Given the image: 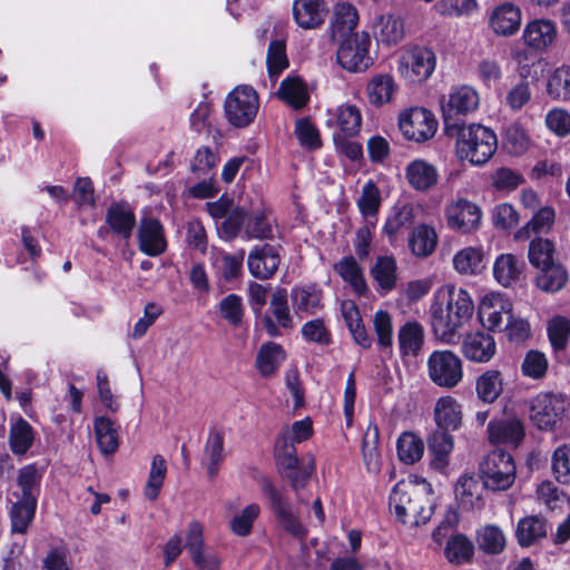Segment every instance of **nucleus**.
Masks as SVG:
<instances>
[{"label":"nucleus","mask_w":570,"mask_h":570,"mask_svg":"<svg viewBox=\"0 0 570 570\" xmlns=\"http://www.w3.org/2000/svg\"><path fill=\"white\" fill-rule=\"evenodd\" d=\"M473 302L469 293L446 285L438 289L430 306V321L435 336L444 343L455 344L459 331L473 314Z\"/></svg>","instance_id":"obj_1"},{"label":"nucleus","mask_w":570,"mask_h":570,"mask_svg":"<svg viewBox=\"0 0 570 570\" xmlns=\"http://www.w3.org/2000/svg\"><path fill=\"white\" fill-rule=\"evenodd\" d=\"M431 492V484L425 480L399 481L390 495V511L403 524L410 527L424 524L432 515Z\"/></svg>","instance_id":"obj_2"},{"label":"nucleus","mask_w":570,"mask_h":570,"mask_svg":"<svg viewBox=\"0 0 570 570\" xmlns=\"http://www.w3.org/2000/svg\"><path fill=\"white\" fill-rule=\"evenodd\" d=\"M220 237L232 240L240 236L244 239H271L274 236V219L266 210L247 212L235 207L228 216L217 225Z\"/></svg>","instance_id":"obj_3"},{"label":"nucleus","mask_w":570,"mask_h":570,"mask_svg":"<svg viewBox=\"0 0 570 570\" xmlns=\"http://www.w3.org/2000/svg\"><path fill=\"white\" fill-rule=\"evenodd\" d=\"M498 138L495 132L480 124L456 127L455 153L460 160L473 166H483L495 154Z\"/></svg>","instance_id":"obj_4"},{"label":"nucleus","mask_w":570,"mask_h":570,"mask_svg":"<svg viewBox=\"0 0 570 570\" xmlns=\"http://www.w3.org/2000/svg\"><path fill=\"white\" fill-rule=\"evenodd\" d=\"M479 473L487 489L504 491L514 483L517 466L510 453L494 450L480 462Z\"/></svg>","instance_id":"obj_5"},{"label":"nucleus","mask_w":570,"mask_h":570,"mask_svg":"<svg viewBox=\"0 0 570 570\" xmlns=\"http://www.w3.org/2000/svg\"><path fill=\"white\" fill-rule=\"evenodd\" d=\"M263 492L269 501L278 527L292 538L303 542L308 534V528L299 513L294 511L292 503L269 481L263 483Z\"/></svg>","instance_id":"obj_6"},{"label":"nucleus","mask_w":570,"mask_h":570,"mask_svg":"<svg viewBox=\"0 0 570 570\" xmlns=\"http://www.w3.org/2000/svg\"><path fill=\"white\" fill-rule=\"evenodd\" d=\"M436 67L435 52L425 46H414L406 49L397 61L400 76L411 83L425 82Z\"/></svg>","instance_id":"obj_7"},{"label":"nucleus","mask_w":570,"mask_h":570,"mask_svg":"<svg viewBox=\"0 0 570 570\" xmlns=\"http://www.w3.org/2000/svg\"><path fill=\"white\" fill-rule=\"evenodd\" d=\"M258 95L250 86H238L225 99V115L230 125L246 127L256 117Z\"/></svg>","instance_id":"obj_8"},{"label":"nucleus","mask_w":570,"mask_h":570,"mask_svg":"<svg viewBox=\"0 0 570 570\" xmlns=\"http://www.w3.org/2000/svg\"><path fill=\"white\" fill-rule=\"evenodd\" d=\"M426 366L430 380L440 387L452 389L463 379L462 361L451 351H434Z\"/></svg>","instance_id":"obj_9"},{"label":"nucleus","mask_w":570,"mask_h":570,"mask_svg":"<svg viewBox=\"0 0 570 570\" xmlns=\"http://www.w3.org/2000/svg\"><path fill=\"white\" fill-rule=\"evenodd\" d=\"M567 399L562 394L539 393L529 401V417L540 430H551L566 411Z\"/></svg>","instance_id":"obj_10"},{"label":"nucleus","mask_w":570,"mask_h":570,"mask_svg":"<svg viewBox=\"0 0 570 570\" xmlns=\"http://www.w3.org/2000/svg\"><path fill=\"white\" fill-rule=\"evenodd\" d=\"M370 46L368 33L364 31L354 33L341 43L337 50L338 63L348 71H365L372 65Z\"/></svg>","instance_id":"obj_11"},{"label":"nucleus","mask_w":570,"mask_h":570,"mask_svg":"<svg viewBox=\"0 0 570 570\" xmlns=\"http://www.w3.org/2000/svg\"><path fill=\"white\" fill-rule=\"evenodd\" d=\"M399 127L406 139L423 142L435 135L438 120L430 110L414 107L400 115Z\"/></svg>","instance_id":"obj_12"},{"label":"nucleus","mask_w":570,"mask_h":570,"mask_svg":"<svg viewBox=\"0 0 570 570\" xmlns=\"http://www.w3.org/2000/svg\"><path fill=\"white\" fill-rule=\"evenodd\" d=\"M480 105L479 92L471 86L462 85L451 89L442 101V114L446 125L459 117L474 112Z\"/></svg>","instance_id":"obj_13"},{"label":"nucleus","mask_w":570,"mask_h":570,"mask_svg":"<svg viewBox=\"0 0 570 570\" xmlns=\"http://www.w3.org/2000/svg\"><path fill=\"white\" fill-rule=\"evenodd\" d=\"M448 225L462 233L476 229L481 223V209L470 200L458 199L445 208Z\"/></svg>","instance_id":"obj_14"},{"label":"nucleus","mask_w":570,"mask_h":570,"mask_svg":"<svg viewBox=\"0 0 570 570\" xmlns=\"http://www.w3.org/2000/svg\"><path fill=\"white\" fill-rule=\"evenodd\" d=\"M557 37L556 22L547 18L530 20L522 33L524 45L535 51H547L556 42Z\"/></svg>","instance_id":"obj_15"},{"label":"nucleus","mask_w":570,"mask_h":570,"mask_svg":"<svg viewBox=\"0 0 570 570\" xmlns=\"http://www.w3.org/2000/svg\"><path fill=\"white\" fill-rule=\"evenodd\" d=\"M521 23V9L512 2H503L495 6L489 14V27L500 37L515 35Z\"/></svg>","instance_id":"obj_16"},{"label":"nucleus","mask_w":570,"mask_h":570,"mask_svg":"<svg viewBox=\"0 0 570 570\" xmlns=\"http://www.w3.org/2000/svg\"><path fill=\"white\" fill-rule=\"evenodd\" d=\"M281 263L278 249L269 244L255 246L248 255L249 273L259 279H267L278 269Z\"/></svg>","instance_id":"obj_17"},{"label":"nucleus","mask_w":570,"mask_h":570,"mask_svg":"<svg viewBox=\"0 0 570 570\" xmlns=\"http://www.w3.org/2000/svg\"><path fill=\"white\" fill-rule=\"evenodd\" d=\"M512 313V303L502 294L491 293L485 295L479 307V316L483 325L491 331L501 328L503 314L508 317Z\"/></svg>","instance_id":"obj_18"},{"label":"nucleus","mask_w":570,"mask_h":570,"mask_svg":"<svg viewBox=\"0 0 570 570\" xmlns=\"http://www.w3.org/2000/svg\"><path fill=\"white\" fill-rule=\"evenodd\" d=\"M372 31L377 43L385 47L396 46L405 37L404 21L394 13H382L375 17Z\"/></svg>","instance_id":"obj_19"},{"label":"nucleus","mask_w":570,"mask_h":570,"mask_svg":"<svg viewBox=\"0 0 570 570\" xmlns=\"http://www.w3.org/2000/svg\"><path fill=\"white\" fill-rule=\"evenodd\" d=\"M139 249L148 256H158L166 250L164 227L156 218H142L138 228Z\"/></svg>","instance_id":"obj_20"},{"label":"nucleus","mask_w":570,"mask_h":570,"mask_svg":"<svg viewBox=\"0 0 570 570\" xmlns=\"http://www.w3.org/2000/svg\"><path fill=\"white\" fill-rule=\"evenodd\" d=\"M275 455L283 479L288 481L295 491L304 488L315 470L314 462L311 461L307 465H301L296 454H293L291 449H287L285 454Z\"/></svg>","instance_id":"obj_21"},{"label":"nucleus","mask_w":570,"mask_h":570,"mask_svg":"<svg viewBox=\"0 0 570 570\" xmlns=\"http://www.w3.org/2000/svg\"><path fill=\"white\" fill-rule=\"evenodd\" d=\"M488 434L492 444L517 448L524 439L525 431L523 423L519 419L511 417L490 422Z\"/></svg>","instance_id":"obj_22"},{"label":"nucleus","mask_w":570,"mask_h":570,"mask_svg":"<svg viewBox=\"0 0 570 570\" xmlns=\"http://www.w3.org/2000/svg\"><path fill=\"white\" fill-rule=\"evenodd\" d=\"M292 10L294 21L305 30L321 27L327 14L324 0H294Z\"/></svg>","instance_id":"obj_23"},{"label":"nucleus","mask_w":570,"mask_h":570,"mask_svg":"<svg viewBox=\"0 0 570 570\" xmlns=\"http://www.w3.org/2000/svg\"><path fill=\"white\" fill-rule=\"evenodd\" d=\"M449 430L435 429L426 439L428 450L432 456L433 469L444 471L450 464V456L454 449V436Z\"/></svg>","instance_id":"obj_24"},{"label":"nucleus","mask_w":570,"mask_h":570,"mask_svg":"<svg viewBox=\"0 0 570 570\" xmlns=\"http://www.w3.org/2000/svg\"><path fill=\"white\" fill-rule=\"evenodd\" d=\"M269 311L273 316H266L264 326L271 336L281 335L279 327H292V316L287 304V292L285 289H277L273 293L269 302Z\"/></svg>","instance_id":"obj_25"},{"label":"nucleus","mask_w":570,"mask_h":570,"mask_svg":"<svg viewBox=\"0 0 570 570\" xmlns=\"http://www.w3.org/2000/svg\"><path fill=\"white\" fill-rule=\"evenodd\" d=\"M462 405L451 395L436 400L433 409V419L436 429L456 431L462 424Z\"/></svg>","instance_id":"obj_26"},{"label":"nucleus","mask_w":570,"mask_h":570,"mask_svg":"<svg viewBox=\"0 0 570 570\" xmlns=\"http://www.w3.org/2000/svg\"><path fill=\"white\" fill-rule=\"evenodd\" d=\"M462 353L472 362L487 363L495 354V341L482 332L469 334L462 343Z\"/></svg>","instance_id":"obj_27"},{"label":"nucleus","mask_w":570,"mask_h":570,"mask_svg":"<svg viewBox=\"0 0 570 570\" xmlns=\"http://www.w3.org/2000/svg\"><path fill=\"white\" fill-rule=\"evenodd\" d=\"M326 124L330 127H337L343 136H355L361 129L362 114L354 105H341L333 110H328Z\"/></svg>","instance_id":"obj_28"},{"label":"nucleus","mask_w":570,"mask_h":570,"mask_svg":"<svg viewBox=\"0 0 570 570\" xmlns=\"http://www.w3.org/2000/svg\"><path fill=\"white\" fill-rule=\"evenodd\" d=\"M524 263L511 253L500 254L493 264V277L503 287L517 284L523 274Z\"/></svg>","instance_id":"obj_29"},{"label":"nucleus","mask_w":570,"mask_h":570,"mask_svg":"<svg viewBox=\"0 0 570 570\" xmlns=\"http://www.w3.org/2000/svg\"><path fill=\"white\" fill-rule=\"evenodd\" d=\"M405 174L410 186L420 191L430 190L439 180L436 167L423 159L411 161Z\"/></svg>","instance_id":"obj_30"},{"label":"nucleus","mask_w":570,"mask_h":570,"mask_svg":"<svg viewBox=\"0 0 570 570\" xmlns=\"http://www.w3.org/2000/svg\"><path fill=\"white\" fill-rule=\"evenodd\" d=\"M313 434L312 421L305 417L299 421H295L291 426L283 430L282 434L275 443V454H285L288 450H293V454H296L295 444L301 443L309 439Z\"/></svg>","instance_id":"obj_31"},{"label":"nucleus","mask_w":570,"mask_h":570,"mask_svg":"<svg viewBox=\"0 0 570 570\" xmlns=\"http://www.w3.org/2000/svg\"><path fill=\"white\" fill-rule=\"evenodd\" d=\"M224 459V433L220 430L213 429L209 431L203 454V465L209 478L217 475Z\"/></svg>","instance_id":"obj_32"},{"label":"nucleus","mask_w":570,"mask_h":570,"mask_svg":"<svg viewBox=\"0 0 570 570\" xmlns=\"http://www.w3.org/2000/svg\"><path fill=\"white\" fill-rule=\"evenodd\" d=\"M396 90V83L390 73H376L371 77L366 85V96L373 106L389 104Z\"/></svg>","instance_id":"obj_33"},{"label":"nucleus","mask_w":570,"mask_h":570,"mask_svg":"<svg viewBox=\"0 0 570 570\" xmlns=\"http://www.w3.org/2000/svg\"><path fill=\"white\" fill-rule=\"evenodd\" d=\"M399 350L402 356H416L424 344V330L417 322H406L397 333Z\"/></svg>","instance_id":"obj_34"},{"label":"nucleus","mask_w":570,"mask_h":570,"mask_svg":"<svg viewBox=\"0 0 570 570\" xmlns=\"http://www.w3.org/2000/svg\"><path fill=\"white\" fill-rule=\"evenodd\" d=\"M358 23V14L354 6L342 2L334 7L333 19L330 24L333 39L350 35Z\"/></svg>","instance_id":"obj_35"},{"label":"nucleus","mask_w":570,"mask_h":570,"mask_svg":"<svg viewBox=\"0 0 570 570\" xmlns=\"http://www.w3.org/2000/svg\"><path fill=\"white\" fill-rule=\"evenodd\" d=\"M286 353L284 348L274 342L262 344L256 356V367L262 376H273L281 364L285 361Z\"/></svg>","instance_id":"obj_36"},{"label":"nucleus","mask_w":570,"mask_h":570,"mask_svg":"<svg viewBox=\"0 0 570 570\" xmlns=\"http://www.w3.org/2000/svg\"><path fill=\"white\" fill-rule=\"evenodd\" d=\"M106 223L114 233L128 239L135 227L136 217L129 206L125 204H114L108 208Z\"/></svg>","instance_id":"obj_37"},{"label":"nucleus","mask_w":570,"mask_h":570,"mask_svg":"<svg viewBox=\"0 0 570 570\" xmlns=\"http://www.w3.org/2000/svg\"><path fill=\"white\" fill-rule=\"evenodd\" d=\"M370 273L382 292L389 293L396 286L397 265L393 256H379Z\"/></svg>","instance_id":"obj_38"},{"label":"nucleus","mask_w":570,"mask_h":570,"mask_svg":"<svg viewBox=\"0 0 570 570\" xmlns=\"http://www.w3.org/2000/svg\"><path fill=\"white\" fill-rule=\"evenodd\" d=\"M334 271L356 294L363 295L366 293L367 285L363 269L353 256H345L335 263Z\"/></svg>","instance_id":"obj_39"},{"label":"nucleus","mask_w":570,"mask_h":570,"mask_svg":"<svg viewBox=\"0 0 570 570\" xmlns=\"http://www.w3.org/2000/svg\"><path fill=\"white\" fill-rule=\"evenodd\" d=\"M95 436L99 450L104 455L112 454L119 446L118 428L115 422L106 416H98L95 419Z\"/></svg>","instance_id":"obj_40"},{"label":"nucleus","mask_w":570,"mask_h":570,"mask_svg":"<svg viewBox=\"0 0 570 570\" xmlns=\"http://www.w3.org/2000/svg\"><path fill=\"white\" fill-rule=\"evenodd\" d=\"M474 554L472 541L462 533L452 534L444 547V557L452 564L470 562Z\"/></svg>","instance_id":"obj_41"},{"label":"nucleus","mask_w":570,"mask_h":570,"mask_svg":"<svg viewBox=\"0 0 570 570\" xmlns=\"http://www.w3.org/2000/svg\"><path fill=\"white\" fill-rule=\"evenodd\" d=\"M423 440L413 432H403L396 441L397 458L405 464L419 462L424 454Z\"/></svg>","instance_id":"obj_42"},{"label":"nucleus","mask_w":570,"mask_h":570,"mask_svg":"<svg viewBox=\"0 0 570 570\" xmlns=\"http://www.w3.org/2000/svg\"><path fill=\"white\" fill-rule=\"evenodd\" d=\"M455 497L464 510H479L483 507V499L478 482L471 476H462L455 487Z\"/></svg>","instance_id":"obj_43"},{"label":"nucleus","mask_w":570,"mask_h":570,"mask_svg":"<svg viewBox=\"0 0 570 570\" xmlns=\"http://www.w3.org/2000/svg\"><path fill=\"white\" fill-rule=\"evenodd\" d=\"M453 268L461 275H475L484 268L483 252L475 247H464L452 259Z\"/></svg>","instance_id":"obj_44"},{"label":"nucleus","mask_w":570,"mask_h":570,"mask_svg":"<svg viewBox=\"0 0 570 570\" xmlns=\"http://www.w3.org/2000/svg\"><path fill=\"white\" fill-rule=\"evenodd\" d=\"M291 296L296 312L315 314L322 306V291L316 285L295 287Z\"/></svg>","instance_id":"obj_45"},{"label":"nucleus","mask_w":570,"mask_h":570,"mask_svg":"<svg viewBox=\"0 0 570 570\" xmlns=\"http://www.w3.org/2000/svg\"><path fill=\"white\" fill-rule=\"evenodd\" d=\"M277 95L294 109L303 108L308 101V94L304 82L297 77H287L281 82Z\"/></svg>","instance_id":"obj_46"},{"label":"nucleus","mask_w":570,"mask_h":570,"mask_svg":"<svg viewBox=\"0 0 570 570\" xmlns=\"http://www.w3.org/2000/svg\"><path fill=\"white\" fill-rule=\"evenodd\" d=\"M568 282V272L559 263H552L540 268V273L535 278L537 286L544 291L554 293L566 286Z\"/></svg>","instance_id":"obj_47"},{"label":"nucleus","mask_w":570,"mask_h":570,"mask_svg":"<svg viewBox=\"0 0 570 570\" xmlns=\"http://www.w3.org/2000/svg\"><path fill=\"white\" fill-rule=\"evenodd\" d=\"M548 525L543 519L527 517L519 521L515 535L522 547H529L540 538L546 537Z\"/></svg>","instance_id":"obj_48"},{"label":"nucleus","mask_w":570,"mask_h":570,"mask_svg":"<svg viewBox=\"0 0 570 570\" xmlns=\"http://www.w3.org/2000/svg\"><path fill=\"white\" fill-rule=\"evenodd\" d=\"M35 431L22 417H19L10 428L9 444L14 454H24L32 445Z\"/></svg>","instance_id":"obj_49"},{"label":"nucleus","mask_w":570,"mask_h":570,"mask_svg":"<svg viewBox=\"0 0 570 570\" xmlns=\"http://www.w3.org/2000/svg\"><path fill=\"white\" fill-rule=\"evenodd\" d=\"M409 244L415 256L426 257L434 252L438 244V235L434 228L420 225L413 230Z\"/></svg>","instance_id":"obj_50"},{"label":"nucleus","mask_w":570,"mask_h":570,"mask_svg":"<svg viewBox=\"0 0 570 570\" xmlns=\"http://www.w3.org/2000/svg\"><path fill=\"white\" fill-rule=\"evenodd\" d=\"M549 370L547 355L539 350H529L521 361V374L530 380L539 381L546 377Z\"/></svg>","instance_id":"obj_51"},{"label":"nucleus","mask_w":570,"mask_h":570,"mask_svg":"<svg viewBox=\"0 0 570 570\" xmlns=\"http://www.w3.org/2000/svg\"><path fill=\"white\" fill-rule=\"evenodd\" d=\"M476 543L487 554H499L505 547V537L497 525H485L476 531Z\"/></svg>","instance_id":"obj_52"},{"label":"nucleus","mask_w":570,"mask_h":570,"mask_svg":"<svg viewBox=\"0 0 570 570\" xmlns=\"http://www.w3.org/2000/svg\"><path fill=\"white\" fill-rule=\"evenodd\" d=\"M381 191L373 180L366 181L361 190L356 205L364 218H373L381 207Z\"/></svg>","instance_id":"obj_53"},{"label":"nucleus","mask_w":570,"mask_h":570,"mask_svg":"<svg viewBox=\"0 0 570 570\" xmlns=\"http://www.w3.org/2000/svg\"><path fill=\"white\" fill-rule=\"evenodd\" d=\"M556 218L553 208L547 206L539 209L524 227L515 233L517 239H525L533 234L547 233L551 229Z\"/></svg>","instance_id":"obj_54"},{"label":"nucleus","mask_w":570,"mask_h":570,"mask_svg":"<svg viewBox=\"0 0 570 570\" xmlns=\"http://www.w3.org/2000/svg\"><path fill=\"white\" fill-rule=\"evenodd\" d=\"M37 501L36 498L20 499L10 511L13 532L24 533L33 519Z\"/></svg>","instance_id":"obj_55"},{"label":"nucleus","mask_w":570,"mask_h":570,"mask_svg":"<svg viewBox=\"0 0 570 570\" xmlns=\"http://www.w3.org/2000/svg\"><path fill=\"white\" fill-rule=\"evenodd\" d=\"M379 429L368 426L362 442L363 461L368 472L377 473L381 465L379 452Z\"/></svg>","instance_id":"obj_56"},{"label":"nucleus","mask_w":570,"mask_h":570,"mask_svg":"<svg viewBox=\"0 0 570 570\" xmlns=\"http://www.w3.org/2000/svg\"><path fill=\"white\" fill-rule=\"evenodd\" d=\"M502 392V377L498 370L484 372L476 381L478 396L487 403L494 402Z\"/></svg>","instance_id":"obj_57"},{"label":"nucleus","mask_w":570,"mask_h":570,"mask_svg":"<svg viewBox=\"0 0 570 570\" xmlns=\"http://www.w3.org/2000/svg\"><path fill=\"white\" fill-rule=\"evenodd\" d=\"M166 474L167 466L165 459L160 454L154 455L151 459L148 480L144 490L145 497L148 500L154 501L158 497Z\"/></svg>","instance_id":"obj_58"},{"label":"nucleus","mask_w":570,"mask_h":570,"mask_svg":"<svg viewBox=\"0 0 570 570\" xmlns=\"http://www.w3.org/2000/svg\"><path fill=\"white\" fill-rule=\"evenodd\" d=\"M553 255L554 245L551 240L546 238H534L530 242L528 257L530 264L535 268L540 269L556 263Z\"/></svg>","instance_id":"obj_59"},{"label":"nucleus","mask_w":570,"mask_h":570,"mask_svg":"<svg viewBox=\"0 0 570 570\" xmlns=\"http://www.w3.org/2000/svg\"><path fill=\"white\" fill-rule=\"evenodd\" d=\"M547 91L553 99L570 100V67L561 66L550 76Z\"/></svg>","instance_id":"obj_60"},{"label":"nucleus","mask_w":570,"mask_h":570,"mask_svg":"<svg viewBox=\"0 0 570 570\" xmlns=\"http://www.w3.org/2000/svg\"><path fill=\"white\" fill-rule=\"evenodd\" d=\"M259 513L261 507L258 504H248L230 520V530L239 537L248 535Z\"/></svg>","instance_id":"obj_61"},{"label":"nucleus","mask_w":570,"mask_h":570,"mask_svg":"<svg viewBox=\"0 0 570 570\" xmlns=\"http://www.w3.org/2000/svg\"><path fill=\"white\" fill-rule=\"evenodd\" d=\"M490 180L495 190L510 193L523 183V177L511 168L500 167L491 174Z\"/></svg>","instance_id":"obj_62"},{"label":"nucleus","mask_w":570,"mask_h":570,"mask_svg":"<svg viewBox=\"0 0 570 570\" xmlns=\"http://www.w3.org/2000/svg\"><path fill=\"white\" fill-rule=\"evenodd\" d=\"M266 65L271 77H277L284 69L288 67L286 46L284 40H274L269 43Z\"/></svg>","instance_id":"obj_63"},{"label":"nucleus","mask_w":570,"mask_h":570,"mask_svg":"<svg viewBox=\"0 0 570 570\" xmlns=\"http://www.w3.org/2000/svg\"><path fill=\"white\" fill-rule=\"evenodd\" d=\"M552 471L559 482L570 483V445L563 444L554 450L552 454Z\"/></svg>","instance_id":"obj_64"}]
</instances>
